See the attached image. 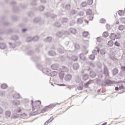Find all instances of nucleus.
Wrapping results in <instances>:
<instances>
[{
    "instance_id": "nucleus-1",
    "label": "nucleus",
    "mask_w": 125,
    "mask_h": 125,
    "mask_svg": "<svg viewBox=\"0 0 125 125\" xmlns=\"http://www.w3.org/2000/svg\"><path fill=\"white\" fill-rule=\"evenodd\" d=\"M103 74L104 75L105 78H107V77H109L110 76L109 68H108V67H107L106 65L104 66Z\"/></svg>"
},
{
    "instance_id": "nucleus-2",
    "label": "nucleus",
    "mask_w": 125,
    "mask_h": 125,
    "mask_svg": "<svg viewBox=\"0 0 125 125\" xmlns=\"http://www.w3.org/2000/svg\"><path fill=\"white\" fill-rule=\"evenodd\" d=\"M64 81H65V82H67V83H70V82H71V80H72V75L70 74H66L64 78Z\"/></svg>"
},
{
    "instance_id": "nucleus-3",
    "label": "nucleus",
    "mask_w": 125,
    "mask_h": 125,
    "mask_svg": "<svg viewBox=\"0 0 125 125\" xmlns=\"http://www.w3.org/2000/svg\"><path fill=\"white\" fill-rule=\"evenodd\" d=\"M95 52H96V50H94L92 51L93 54H91L89 55V59H90V60L93 61V60H94V59H95V54H96V55H97V53L95 54Z\"/></svg>"
},
{
    "instance_id": "nucleus-4",
    "label": "nucleus",
    "mask_w": 125,
    "mask_h": 125,
    "mask_svg": "<svg viewBox=\"0 0 125 125\" xmlns=\"http://www.w3.org/2000/svg\"><path fill=\"white\" fill-rule=\"evenodd\" d=\"M31 60L33 61V62H40V61H41V57L35 56L31 58Z\"/></svg>"
},
{
    "instance_id": "nucleus-5",
    "label": "nucleus",
    "mask_w": 125,
    "mask_h": 125,
    "mask_svg": "<svg viewBox=\"0 0 125 125\" xmlns=\"http://www.w3.org/2000/svg\"><path fill=\"white\" fill-rule=\"evenodd\" d=\"M118 73H119V69L117 67L114 68L112 70V74L114 76H117V75H118Z\"/></svg>"
},
{
    "instance_id": "nucleus-6",
    "label": "nucleus",
    "mask_w": 125,
    "mask_h": 125,
    "mask_svg": "<svg viewBox=\"0 0 125 125\" xmlns=\"http://www.w3.org/2000/svg\"><path fill=\"white\" fill-rule=\"evenodd\" d=\"M92 82H93V80H90L88 82H87L86 83H84V86L85 88H88L89 84L92 83Z\"/></svg>"
},
{
    "instance_id": "nucleus-7",
    "label": "nucleus",
    "mask_w": 125,
    "mask_h": 125,
    "mask_svg": "<svg viewBox=\"0 0 125 125\" xmlns=\"http://www.w3.org/2000/svg\"><path fill=\"white\" fill-rule=\"evenodd\" d=\"M79 57L82 61H86V57H85L83 54H80Z\"/></svg>"
},
{
    "instance_id": "nucleus-8",
    "label": "nucleus",
    "mask_w": 125,
    "mask_h": 125,
    "mask_svg": "<svg viewBox=\"0 0 125 125\" xmlns=\"http://www.w3.org/2000/svg\"><path fill=\"white\" fill-rule=\"evenodd\" d=\"M90 77L92 78V79H94V78H95L97 75L96 74V73L93 71H90L89 72Z\"/></svg>"
},
{
    "instance_id": "nucleus-9",
    "label": "nucleus",
    "mask_w": 125,
    "mask_h": 125,
    "mask_svg": "<svg viewBox=\"0 0 125 125\" xmlns=\"http://www.w3.org/2000/svg\"><path fill=\"white\" fill-rule=\"evenodd\" d=\"M5 116L6 117L7 119L10 118V116H11V111L10 110H6L5 113Z\"/></svg>"
},
{
    "instance_id": "nucleus-10",
    "label": "nucleus",
    "mask_w": 125,
    "mask_h": 125,
    "mask_svg": "<svg viewBox=\"0 0 125 125\" xmlns=\"http://www.w3.org/2000/svg\"><path fill=\"white\" fill-rule=\"evenodd\" d=\"M52 41V37H47L46 39H43V41L45 42H51Z\"/></svg>"
},
{
    "instance_id": "nucleus-11",
    "label": "nucleus",
    "mask_w": 125,
    "mask_h": 125,
    "mask_svg": "<svg viewBox=\"0 0 125 125\" xmlns=\"http://www.w3.org/2000/svg\"><path fill=\"white\" fill-rule=\"evenodd\" d=\"M64 9L66 11H70L71 10V4H66L64 7Z\"/></svg>"
},
{
    "instance_id": "nucleus-12",
    "label": "nucleus",
    "mask_w": 125,
    "mask_h": 125,
    "mask_svg": "<svg viewBox=\"0 0 125 125\" xmlns=\"http://www.w3.org/2000/svg\"><path fill=\"white\" fill-rule=\"evenodd\" d=\"M48 55L50 56H56V52L53 50H51L48 52Z\"/></svg>"
},
{
    "instance_id": "nucleus-13",
    "label": "nucleus",
    "mask_w": 125,
    "mask_h": 125,
    "mask_svg": "<svg viewBox=\"0 0 125 125\" xmlns=\"http://www.w3.org/2000/svg\"><path fill=\"white\" fill-rule=\"evenodd\" d=\"M77 23L78 24H83V18H80L77 19Z\"/></svg>"
},
{
    "instance_id": "nucleus-14",
    "label": "nucleus",
    "mask_w": 125,
    "mask_h": 125,
    "mask_svg": "<svg viewBox=\"0 0 125 125\" xmlns=\"http://www.w3.org/2000/svg\"><path fill=\"white\" fill-rule=\"evenodd\" d=\"M42 73L46 74V75H49V69H47L46 68H44L42 70Z\"/></svg>"
},
{
    "instance_id": "nucleus-15",
    "label": "nucleus",
    "mask_w": 125,
    "mask_h": 125,
    "mask_svg": "<svg viewBox=\"0 0 125 125\" xmlns=\"http://www.w3.org/2000/svg\"><path fill=\"white\" fill-rule=\"evenodd\" d=\"M109 38L110 40L115 41V40H116V35H115L114 33H111Z\"/></svg>"
},
{
    "instance_id": "nucleus-16",
    "label": "nucleus",
    "mask_w": 125,
    "mask_h": 125,
    "mask_svg": "<svg viewBox=\"0 0 125 125\" xmlns=\"http://www.w3.org/2000/svg\"><path fill=\"white\" fill-rule=\"evenodd\" d=\"M69 31L70 33H71V34H73V35H76L77 33V30L74 28H70Z\"/></svg>"
},
{
    "instance_id": "nucleus-17",
    "label": "nucleus",
    "mask_w": 125,
    "mask_h": 125,
    "mask_svg": "<svg viewBox=\"0 0 125 125\" xmlns=\"http://www.w3.org/2000/svg\"><path fill=\"white\" fill-rule=\"evenodd\" d=\"M96 83L97 84H98V85H102L103 84V81L100 79H96Z\"/></svg>"
},
{
    "instance_id": "nucleus-18",
    "label": "nucleus",
    "mask_w": 125,
    "mask_h": 125,
    "mask_svg": "<svg viewBox=\"0 0 125 125\" xmlns=\"http://www.w3.org/2000/svg\"><path fill=\"white\" fill-rule=\"evenodd\" d=\"M13 97L15 99H19L20 98V94L16 93L13 95Z\"/></svg>"
},
{
    "instance_id": "nucleus-19",
    "label": "nucleus",
    "mask_w": 125,
    "mask_h": 125,
    "mask_svg": "<svg viewBox=\"0 0 125 125\" xmlns=\"http://www.w3.org/2000/svg\"><path fill=\"white\" fill-rule=\"evenodd\" d=\"M0 48L1 49H5L6 48V45L4 43H0Z\"/></svg>"
},
{
    "instance_id": "nucleus-20",
    "label": "nucleus",
    "mask_w": 125,
    "mask_h": 125,
    "mask_svg": "<svg viewBox=\"0 0 125 125\" xmlns=\"http://www.w3.org/2000/svg\"><path fill=\"white\" fill-rule=\"evenodd\" d=\"M64 76H65V73H64V72H60L59 73V77L61 81L64 79Z\"/></svg>"
},
{
    "instance_id": "nucleus-21",
    "label": "nucleus",
    "mask_w": 125,
    "mask_h": 125,
    "mask_svg": "<svg viewBox=\"0 0 125 125\" xmlns=\"http://www.w3.org/2000/svg\"><path fill=\"white\" fill-rule=\"evenodd\" d=\"M88 75L87 74H84L83 76V80L84 81V82H85V81H87L88 80Z\"/></svg>"
},
{
    "instance_id": "nucleus-22",
    "label": "nucleus",
    "mask_w": 125,
    "mask_h": 125,
    "mask_svg": "<svg viewBox=\"0 0 125 125\" xmlns=\"http://www.w3.org/2000/svg\"><path fill=\"white\" fill-rule=\"evenodd\" d=\"M13 104L15 106H19V105H20V102L17 100H14L13 101Z\"/></svg>"
},
{
    "instance_id": "nucleus-23",
    "label": "nucleus",
    "mask_w": 125,
    "mask_h": 125,
    "mask_svg": "<svg viewBox=\"0 0 125 125\" xmlns=\"http://www.w3.org/2000/svg\"><path fill=\"white\" fill-rule=\"evenodd\" d=\"M73 68L74 70H78V69L80 68V65H79L78 63H75L73 64Z\"/></svg>"
},
{
    "instance_id": "nucleus-24",
    "label": "nucleus",
    "mask_w": 125,
    "mask_h": 125,
    "mask_svg": "<svg viewBox=\"0 0 125 125\" xmlns=\"http://www.w3.org/2000/svg\"><path fill=\"white\" fill-rule=\"evenodd\" d=\"M11 33H13V30L11 29H10L8 31H5L4 32H0V34H11Z\"/></svg>"
},
{
    "instance_id": "nucleus-25",
    "label": "nucleus",
    "mask_w": 125,
    "mask_h": 125,
    "mask_svg": "<svg viewBox=\"0 0 125 125\" xmlns=\"http://www.w3.org/2000/svg\"><path fill=\"white\" fill-rule=\"evenodd\" d=\"M103 74H104V73H102V70H101V71L99 72L98 73V78H101V79H103V77H104V75H103Z\"/></svg>"
},
{
    "instance_id": "nucleus-26",
    "label": "nucleus",
    "mask_w": 125,
    "mask_h": 125,
    "mask_svg": "<svg viewBox=\"0 0 125 125\" xmlns=\"http://www.w3.org/2000/svg\"><path fill=\"white\" fill-rule=\"evenodd\" d=\"M49 75H50L51 77H55V76L57 75V72H56V71H52L51 72L49 71Z\"/></svg>"
},
{
    "instance_id": "nucleus-27",
    "label": "nucleus",
    "mask_w": 125,
    "mask_h": 125,
    "mask_svg": "<svg viewBox=\"0 0 125 125\" xmlns=\"http://www.w3.org/2000/svg\"><path fill=\"white\" fill-rule=\"evenodd\" d=\"M62 72H65V73H67V72L69 71V69H68V67L63 65V66H62Z\"/></svg>"
},
{
    "instance_id": "nucleus-28",
    "label": "nucleus",
    "mask_w": 125,
    "mask_h": 125,
    "mask_svg": "<svg viewBox=\"0 0 125 125\" xmlns=\"http://www.w3.org/2000/svg\"><path fill=\"white\" fill-rule=\"evenodd\" d=\"M11 19L14 22H16L18 20V17L16 16H13L11 17Z\"/></svg>"
},
{
    "instance_id": "nucleus-29",
    "label": "nucleus",
    "mask_w": 125,
    "mask_h": 125,
    "mask_svg": "<svg viewBox=\"0 0 125 125\" xmlns=\"http://www.w3.org/2000/svg\"><path fill=\"white\" fill-rule=\"evenodd\" d=\"M51 68L52 70H57V69H58V65L56 64H53L51 66Z\"/></svg>"
},
{
    "instance_id": "nucleus-30",
    "label": "nucleus",
    "mask_w": 125,
    "mask_h": 125,
    "mask_svg": "<svg viewBox=\"0 0 125 125\" xmlns=\"http://www.w3.org/2000/svg\"><path fill=\"white\" fill-rule=\"evenodd\" d=\"M78 13V11L75 10H72L70 12V15H75Z\"/></svg>"
},
{
    "instance_id": "nucleus-31",
    "label": "nucleus",
    "mask_w": 125,
    "mask_h": 125,
    "mask_svg": "<svg viewBox=\"0 0 125 125\" xmlns=\"http://www.w3.org/2000/svg\"><path fill=\"white\" fill-rule=\"evenodd\" d=\"M53 25L55 27H56L57 28H60V27H61V24L58 22H56L53 24Z\"/></svg>"
},
{
    "instance_id": "nucleus-32",
    "label": "nucleus",
    "mask_w": 125,
    "mask_h": 125,
    "mask_svg": "<svg viewBox=\"0 0 125 125\" xmlns=\"http://www.w3.org/2000/svg\"><path fill=\"white\" fill-rule=\"evenodd\" d=\"M115 39H117V40H121V33L118 32L117 34H116Z\"/></svg>"
},
{
    "instance_id": "nucleus-33",
    "label": "nucleus",
    "mask_w": 125,
    "mask_h": 125,
    "mask_svg": "<svg viewBox=\"0 0 125 125\" xmlns=\"http://www.w3.org/2000/svg\"><path fill=\"white\" fill-rule=\"evenodd\" d=\"M13 10H14V12H15V13H17V12H19V7H16V6H14Z\"/></svg>"
},
{
    "instance_id": "nucleus-34",
    "label": "nucleus",
    "mask_w": 125,
    "mask_h": 125,
    "mask_svg": "<svg viewBox=\"0 0 125 125\" xmlns=\"http://www.w3.org/2000/svg\"><path fill=\"white\" fill-rule=\"evenodd\" d=\"M54 106V104H50L47 106H46L44 108V110L46 111V112L47 111V108H49V109H50V108H52Z\"/></svg>"
},
{
    "instance_id": "nucleus-35",
    "label": "nucleus",
    "mask_w": 125,
    "mask_h": 125,
    "mask_svg": "<svg viewBox=\"0 0 125 125\" xmlns=\"http://www.w3.org/2000/svg\"><path fill=\"white\" fill-rule=\"evenodd\" d=\"M41 20H42V19H41V18H36L34 19L33 21L34 22V23H39V22H40Z\"/></svg>"
},
{
    "instance_id": "nucleus-36",
    "label": "nucleus",
    "mask_w": 125,
    "mask_h": 125,
    "mask_svg": "<svg viewBox=\"0 0 125 125\" xmlns=\"http://www.w3.org/2000/svg\"><path fill=\"white\" fill-rule=\"evenodd\" d=\"M19 38H18V36L16 35H14L11 37V40L12 41H17Z\"/></svg>"
},
{
    "instance_id": "nucleus-37",
    "label": "nucleus",
    "mask_w": 125,
    "mask_h": 125,
    "mask_svg": "<svg viewBox=\"0 0 125 125\" xmlns=\"http://www.w3.org/2000/svg\"><path fill=\"white\" fill-rule=\"evenodd\" d=\"M68 21H69L67 18H63L62 20V23H68Z\"/></svg>"
},
{
    "instance_id": "nucleus-38",
    "label": "nucleus",
    "mask_w": 125,
    "mask_h": 125,
    "mask_svg": "<svg viewBox=\"0 0 125 125\" xmlns=\"http://www.w3.org/2000/svg\"><path fill=\"white\" fill-rule=\"evenodd\" d=\"M103 36L104 37V38H108L109 36V33L107 31H105L103 34Z\"/></svg>"
},
{
    "instance_id": "nucleus-39",
    "label": "nucleus",
    "mask_w": 125,
    "mask_h": 125,
    "mask_svg": "<svg viewBox=\"0 0 125 125\" xmlns=\"http://www.w3.org/2000/svg\"><path fill=\"white\" fill-rule=\"evenodd\" d=\"M56 36L57 37H58V38H62V32L61 31L58 32L56 33Z\"/></svg>"
},
{
    "instance_id": "nucleus-40",
    "label": "nucleus",
    "mask_w": 125,
    "mask_h": 125,
    "mask_svg": "<svg viewBox=\"0 0 125 125\" xmlns=\"http://www.w3.org/2000/svg\"><path fill=\"white\" fill-rule=\"evenodd\" d=\"M83 36L84 38H86V37H87V36H88V32L87 31H84L83 33Z\"/></svg>"
},
{
    "instance_id": "nucleus-41",
    "label": "nucleus",
    "mask_w": 125,
    "mask_h": 125,
    "mask_svg": "<svg viewBox=\"0 0 125 125\" xmlns=\"http://www.w3.org/2000/svg\"><path fill=\"white\" fill-rule=\"evenodd\" d=\"M107 45L111 47L114 45V42H113V41H109L108 42Z\"/></svg>"
},
{
    "instance_id": "nucleus-42",
    "label": "nucleus",
    "mask_w": 125,
    "mask_h": 125,
    "mask_svg": "<svg viewBox=\"0 0 125 125\" xmlns=\"http://www.w3.org/2000/svg\"><path fill=\"white\" fill-rule=\"evenodd\" d=\"M75 45V48L76 49V50H79V49H80V44H78V43H75L74 44Z\"/></svg>"
},
{
    "instance_id": "nucleus-43",
    "label": "nucleus",
    "mask_w": 125,
    "mask_h": 125,
    "mask_svg": "<svg viewBox=\"0 0 125 125\" xmlns=\"http://www.w3.org/2000/svg\"><path fill=\"white\" fill-rule=\"evenodd\" d=\"M53 120H54V118H52V120H51V118L49 119L46 122H45L44 125H48V123H51V122H52V121H53Z\"/></svg>"
},
{
    "instance_id": "nucleus-44",
    "label": "nucleus",
    "mask_w": 125,
    "mask_h": 125,
    "mask_svg": "<svg viewBox=\"0 0 125 125\" xmlns=\"http://www.w3.org/2000/svg\"><path fill=\"white\" fill-rule=\"evenodd\" d=\"M118 29L119 30H120V31H123L124 30H125V26L123 25H120L119 26Z\"/></svg>"
},
{
    "instance_id": "nucleus-45",
    "label": "nucleus",
    "mask_w": 125,
    "mask_h": 125,
    "mask_svg": "<svg viewBox=\"0 0 125 125\" xmlns=\"http://www.w3.org/2000/svg\"><path fill=\"white\" fill-rule=\"evenodd\" d=\"M39 10L40 11H43L44 10V6L43 5H41L39 7Z\"/></svg>"
},
{
    "instance_id": "nucleus-46",
    "label": "nucleus",
    "mask_w": 125,
    "mask_h": 125,
    "mask_svg": "<svg viewBox=\"0 0 125 125\" xmlns=\"http://www.w3.org/2000/svg\"><path fill=\"white\" fill-rule=\"evenodd\" d=\"M87 3L88 5H92V3H93V0H87Z\"/></svg>"
},
{
    "instance_id": "nucleus-47",
    "label": "nucleus",
    "mask_w": 125,
    "mask_h": 125,
    "mask_svg": "<svg viewBox=\"0 0 125 125\" xmlns=\"http://www.w3.org/2000/svg\"><path fill=\"white\" fill-rule=\"evenodd\" d=\"M124 13H125V12L122 10L118 11V14L120 16H123V15H124Z\"/></svg>"
},
{
    "instance_id": "nucleus-48",
    "label": "nucleus",
    "mask_w": 125,
    "mask_h": 125,
    "mask_svg": "<svg viewBox=\"0 0 125 125\" xmlns=\"http://www.w3.org/2000/svg\"><path fill=\"white\" fill-rule=\"evenodd\" d=\"M1 87L2 89H5L7 87V85L5 83H3L1 85Z\"/></svg>"
},
{
    "instance_id": "nucleus-49",
    "label": "nucleus",
    "mask_w": 125,
    "mask_h": 125,
    "mask_svg": "<svg viewBox=\"0 0 125 125\" xmlns=\"http://www.w3.org/2000/svg\"><path fill=\"white\" fill-rule=\"evenodd\" d=\"M32 41H33V39L32 37H28L26 39L27 42H31Z\"/></svg>"
},
{
    "instance_id": "nucleus-50",
    "label": "nucleus",
    "mask_w": 125,
    "mask_h": 125,
    "mask_svg": "<svg viewBox=\"0 0 125 125\" xmlns=\"http://www.w3.org/2000/svg\"><path fill=\"white\" fill-rule=\"evenodd\" d=\"M72 60L74 62H76V61H78V57L76 56H73L72 57Z\"/></svg>"
},
{
    "instance_id": "nucleus-51",
    "label": "nucleus",
    "mask_w": 125,
    "mask_h": 125,
    "mask_svg": "<svg viewBox=\"0 0 125 125\" xmlns=\"http://www.w3.org/2000/svg\"><path fill=\"white\" fill-rule=\"evenodd\" d=\"M86 15H88V16H92V12L91 11V10H89L88 11H87L86 12Z\"/></svg>"
},
{
    "instance_id": "nucleus-52",
    "label": "nucleus",
    "mask_w": 125,
    "mask_h": 125,
    "mask_svg": "<svg viewBox=\"0 0 125 125\" xmlns=\"http://www.w3.org/2000/svg\"><path fill=\"white\" fill-rule=\"evenodd\" d=\"M33 40V42H37V41H39V36H35L33 38H32Z\"/></svg>"
},
{
    "instance_id": "nucleus-53",
    "label": "nucleus",
    "mask_w": 125,
    "mask_h": 125,
    "mask_svg": "<svg viewBox=\"0 0 125 125\" xmlns=\"http://www.w3.org/2000/svg\"><path fill=\"white\" fill-rule=\"evenodd\" d=\"M82 7H85L87 5V3L86 1L83 2L81 4Z\"/></svg>"
},
{
    "instance_id": "nucleus-54",
    "label": "nucleus",
    "mask_w": 125,
    "mask_h": 125,
    "mask_svg": "<svg viewBox=\"0 0 125 125\" xmlns=\"http://www.w3.org/2000/svg\"><path fill=\"white\" fill-rule=\"evenodd\" d=\"M28 55L32 56L34 54V51L33 50H29L27 52Z\"/></svg>"
},
{
    "instance_id": "nucleus-55",
    "label": "nucleus",
    "mask_w": 125,
    "mask_h": 125,
    "mask_svg": "<svg viewBox=\"0 0 125 125\" xmlns=\"http://www.w3.org/2000/svg\"><path fill=\"white\" fill-rule=\"evenodd\" d=\"M100 23H102V24H105L106 23V20L104 19H102L100 21Z\"/></svg>"
},
{
    "instance_id": "nucleus-56",
    "label": "nucleus",
    "mask_w": 125,
    "mask_h": 125,
    "mask_svg": "<svg viewBox=\"0 0 125 125\" xmlns=\"http://www.w3.org/2000/svg\"><path fill=\"white\" fill-rule=\"evenodd\" d=\"M100 54L101 55H105L106 54V52H105V50L104 49H101L100 50Z\"/></svg>"
},
{
    "instance_id": "nucleus-57",
    "label": "nucleus",
    "mask_w": 125,
    "mask_h": 125,
    "mask_svg": "<svg viewBox=\"0 0 125 125\" xmlns=\"http://www.w3.org/2000/svg\"><path fill=\"white\" fill-rule=\"evenodd\" d=\"M93 18L94 17L92 15L88 16V20H89V21H92V20H93Z\"/></svg>"
},
{
    "instance_id": "nucleus-58",
    "label": "nucleus",
    "mask_w": 125,
    "mask_h": 125,
    "mask_svg": "<svg viewBox=\"0 0 125 125\" xmlns=\"http://www.w3.org/2000/svg\"><path fill=\"white\" fill-rule=\"evenodd\" d=\"M9 44L10 47H11V48H15V45L14 44H13L11 42H9Z\"/></svg>"
},
{
    "instance_id": "nucleus-59",
    "label": "nucleus",
    "mask_w": 125,
    "mask_h": 125,
    "mask_svg": "<svg viewBox=\"0 0 125 125\" xmlns=\"http://www.w3.org/2000/svg\"><path fill=\"white\" fill-rule=\"evenodd\" d=\"M114 45H115V46H118V47H120V46H121V44L119 43L118 41L115 42Z\"/></svg>"
},
{
    "instance_id": "nucleus-60",
    "label": "nucleus",
    "mask_w": 125,
    "mask_h": 125,
    "mask_svg": "<svg viewBox=\"0 0 125 125\" xmlns=\"http://www.w3.org/2000/svg\"><path fill=\"white\" fill-rule=\"evenodd\" d=\"M28 15L29 16V17H33V16H34V13L32 12H29L28 13Z\"/></svg>"
},
{
    "instance_id": "nucleus-61",
    "label": "nucleus",
    "mask_w": 125,
    "mask_h": 125,
    "mask_svg": "<svg viewBox=\"0 0 125 125\" xmlns=\"http://www.w3.org/2000/svg\"><path fill=\"white\" fill-rule=\"evenodd\" d=\"M21 111H22L21 109H18V108H16L14 110V112L15 113H20Z\"/></svg>"
},
{
    "instance_id": "nucleus-62",
    "label": "nucleus",
    "mask_w": 125,
    "mask_h": 125,
    "mask_svg": "<svg viewBox=\"0 0 125 125\" xmlns=\"http://www.w3.org/2000/svg\"><path fill=\"white\" fill-rule=\"evenodd\" d=\"M20 6L23 9H25V8H26L27 7V5L26 4H20Z\"/></svg>"
},
{
    "instance_id": "nucleus-63",
    "label": "nucleus",
    "mask_w": 125,
    "mask_h": 125,
    "mask_svg": "<svg viewBox=\"0 0 125 125\" xmlns=\"http://www.w3.org/2000/svg\"><path fill=\"white\" fill-rule=\"evenodd\" d=\"M84 13L83 11H80L78 14L79 16H83Z\"/></svg>"
},
{
    "instance_id": "nucleus-64",
    "label": "nucleus",
    "mask_w": 125,
    "mask_h": 125,
    "mask_svg": "<svg viewBox=\"0 0 125 125\" xmlns=\"http://www.w3.org/2000/svg\"><path fill=\"white\" fill-rule=\"evenodd\" d=\"M89 65L90 67H94V63L92 62H89Z\"/></svg>"
}]
</instances>
